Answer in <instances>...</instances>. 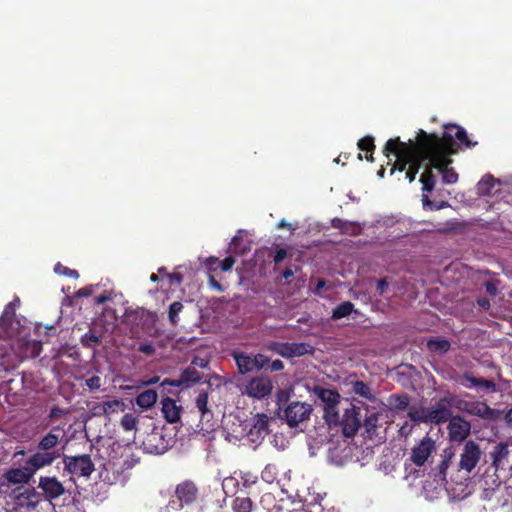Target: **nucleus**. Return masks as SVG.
<instances>
[{
	"label": "nucleus",
	"instance_id": "8",
	"mask_svg": "<svg viewBox=\"0 0 512 512\" xmlns=\"http://www.w3.org/2000/svg\"><path fill=\"white\" fill-rule=\"evenodd\" d=\"M455 397H443L431 408L426 409L427 423L441 424L451 419V408L456 407Z\"/></svg>",
	"mask_w": 512,
	"mask_h": 512
},
{
	"label": "nucleus",
	"instance_id": "60",
	"mask_svg": "<svg viewBox=\"0 0 512 512\" xmlns=\"http://www.w3.org/2000/svg\"><path fill=\"white\" fill-rule=\"evenodd\" d=\"M205 265L209 270H216L219 266V259L214 256H210L206 259Z\"/></svg>",
	"mask_w": 512,
	"mask_h": 512
},
{
	"label": "nucleus",
	"instance_id": "17",
	"mask_svg": "<svg viewBox=\"0 0 512 512\" xmlns=\"http://www.w3.org/2000/svg\"><path fill=\"white\" fill-rule=\"evenodd\" d=\"M435 449V441L426 436L412 449L410 459L416 466H423Z\"/></svg>",
	"mask_w": 512,
	"mask_h": 512
},
{
	"label": "nucleus",
	"instance_id": "56",
	"mask_svg": "<svg viewBox=\"0 0 512 512\" xmlns=\"http://www.w3.org/2000/svg\"><path fill=\"white\" fill-rule=\"evenodd\" d=\"M389 286V283L387 281V278L386 277H383L381 279H379L377 281V285H376V291L377 293L380 295V296H383L386 289L388 288Z\"/></svg>",
	"mask_w": 512,
	"mask_h": 512
},
{
	"label": "nucleus",
	"instance_id": "54",
	"mask_svg": "<svg viewBox=\"0 0 512 512\" xmlns=\"http://www.w3.org/2000/svg\"><path fill=\"white\" fill-rule=\"evenodd\" d=\"M120 402L118 400H110L103 403V412L109 414L115 411V408L119 407Z\"/></svg>",
	"mask_w": 512,
	"mask_h": 512
},
{
	"label": "nucleus",
	"instance_id": "14",
	"mask_svg": "<svg viewBox=\"0 0 512 512\" xmlns=\"http://www.w3.org/2000/svg\"><path fill=\"white\" fill-rule=\"evenodd\" d=\"M202 379V375L195 367L189 366L185 368L178 379L166 378L161 382V385H170L171 387L186 389L198 383Z\"/></svg>",
	"mask_w": 512,
	"mask_h": 512
},
{
	"label": "nucleus",
	"instance_id": "13",
	"mask_svg": "<svg viewBox=\"0 0 512 512\" xmlns=\"http://www.w3.org/2000/svg\"><path fill=\"white\" fill-rule=\"evenodd\" d=\"M338 425L342 426L346 437H353L361 426L360 408L350 404V407L344 409Z\"/></svg>",
	"mask_w": 512,
	"mask_h": 512
},
{
	"label": "nucleus",
	"instance_id": "57",
	"mask_svg": "<svg viewBox=\"0 0 512 512\" xmlns=\"http://www.w3.org/2000/svg\"><path fill=\"white\" fill-rule=\"evenodd\" d=\"M287 257V251L284 248H278L275 251L273 261L275 264L281 263Z\"/></svg>",
	"mask_w": 512,
	"mask_h": 512
},
{
	"label": "nucleus",
	"instance_id": "40",
	"mask_svg": "<svg viewBox=\"0 0 512 512\" xmlns=\"http://www.w3.org/2000/svg\"><path fill=\"white\" fill-rule=\"evenodd\" d=\"M353 392L365 399L372 400L373 395L370 387L363 381H355L352 386Z\"/></svg>",
	"mask_w": 512,
	"mask_h": 512
},
{
	"label": "nucleus",
	"instance_id": "3",
	"mask_svg": "<svg viewBox=\"0 0 512 512\" xmlns=\"http://www.w3.org/2000/svg\"><path fill=\"white\" fill-rule=\"evenodd\" d=\"M64 436L65 433L60 427H53L39 439L37 452L31 456L39 457L43 460L40 463L41 468L52 465L58 458L64 456L65 446L59 447Z\"/></svg>",
	"mask_w": 512,
	"mask_h": 512
},
{
	"label": "nucleus",
	"instance_id": "39",
	"mask_svg": "<svg viewBox=\"0 0 512 512\" xmlns=\"http://www.w3.org/2000/svg\"><path fill=\"white\" fill-rule=\"evenodd\" d=\"M184 305L181 301H174L170 304L168 309V318L172 325H177L179 322V314L183 311Z\"/></svg>",
	"mask_w": 512,
	"mask_h": 512
},
{
	"label": "nucleus",
	"instance_id": "10",
	"mask_svg": "<svg viewBox=\"0 0 512 512\" xmlns=\"http://www.w3.org/2000/svg\"><path fill=\"white\" fill-rule=\"evenodd\" d=\"M313 408L310 404L292 401L284 409L283 418L290 427H297L300 423L308 421Z\"/></svg>",
	"mask_w": 512,
	"mask_h": 512
},
{
	"label": "nucleus",
	"instance_id": "21",
	"mask_svg": "<svg viewBox=\"0 0 512 512\" xmlns=\"http://www.w3.org/2000/svg\"><path fill=\"white\" fill-rule=\"evenodd\" d=\"M269 419L265 414H257L254 419V423L251 426L247 437L249 441L255 444H259L269 433Z\"/></svg>",
	"mask_w": 512,
	"mask_h": 512
},
{
	"label": "nucleus",
	"instance_id": "29",
	"mask_svg": "<svg viewBox=\"0 0 512 512\" xmlns=\"http://www.w3.org/2000/svg\"><path fill=\"white\" fill-rule=\"evenodd\" d=\"M446 129L447 130H455V133L452 134L451 132L449 131H445L444 133H449L452 137H453V140L455 141V139H457L461 144L465 145L466 147H474L477 145V142H472L469 138H468V135H467V132L464 128L460 127V126H457V125H454V124H451V125H447L446 126Z\"/></svg>",
	"mask_w": 512,
	"mask_h": 512
},
{
	"label": "nucleus",
	"instance_id": "58",
	"mask_svg": "<svg viewBox=\"0 0 512 512\" xmlns=\"http://www.w3.org/2000/svg\"><path fill=\"white\" fill-rule=\"evenodd\" d=\"M138 351L150 356L155 353V347L151 343L140 344Z\"/></svg>",
	"mask_w": 512,
	"mask_h": 512
},
{
	"label": "nucleus",
	"instance_id": "46",
	"mask_svg": "<svg viewBox=\"0 0 512 512\" xmlns=\"http://www.w3.org/2000/svg\"><path fill=\"white\" fill-rule=\"evenodd\" d=\"M408 416L414 422H424L427 423L426 420V409L418 410L415 407L410 408L408 412Z\"/></svg>",
	"mask_w": 512,
	"mask_h": 512
},
{
	"label": "nucleus",
	"instance_id": "22",
	"mask_svg": "<svg viewBox=\"0 0 512 512\" xmlns=\"http://www.w3.org/2000/svg\"><path fill=\"white\" fill-rule=\"evenodd\" d=\"M183 407L171 397H163L161 399V413L163 418L170 424L181 421Z\"/></svg>",
	"mask_w": 512,
	"mask_h": 512
},
{
	"label": "nucleus",
	"instance_id": "48",
	"mask_svg": "<svg viewBox=\"0 0 512 512\" xmlns=\"http://www.w3.org/2000/svg\"><path fill=\"white\" fill-rule=\"evenodd\" d=\"M428 347L432 351L447 352L450 348V343L447 340H434L428 342Z\"/></svg>",
	"mask_w": 512,
	"mask_h": 512
},
{
	"label": "nucleus",
	"instance_id": "43",
	"mask_svg": "<svg viewBox=\"0 0 512 512\" xmlns=\"http://www.w3.org/2000/svg\"><path fill=\"white\" fill-rule=\"evenodd\" d=\"M196 407L201 412L202 416H204L208 410V393L206 391H201L196 397Z\"/></svg>",
	"mask_w": 512,
	"mask_h": 512
},
{
	"label": "nucleus",
	"instance_id": "64",
	"mask_svg": "<svg viewBox=\"0 0 512 512\" xmlns=\"http://www.w3.org/2000/svg\"><path fill=\"white\" fill-rule=\"evenodd\" d=\"M167 278H169V280L172 282V283H175L177 285H180L183 281V276L182 274L180 273H170V274H167Z\"/></svg>",
	"mask_w": 512,
	"mask_h": 512
},
{
	"label": "nucleus",
	"instance_id": "31",
	"mask_svg": "<svg viewBox=\"0 0 512 512\" xmlns=\"http://www.w3.org/2000/svg\"><path fill=\"white\" fill-rule=\"evenodd\" d=\"M410 403V398L407 394H392L388 398V405L393 410H405Z\"/></svg>",
	"mask_w": 512,
	"mask_h": 512
},
{
	"label": "nucleus",
	"instance_id": "32",
	"mask_svg": "<svg viewBox=\"0 0 512 512\" xmlns=\"http://www.w3.org/2000/svg\"><path fill=\"white\" fill-rule=\"evenodd\" d=\"M453 456H454V451L451 447L444 449L443 454H442V461L440 462V464L437 467V470H438L437 474H435L442 480H444L446 478L447 469L450 465V462H451V459L453 458Z\"/></svg>",
	"mask_w": 512,
	"mask_h": 512
},
{
	"label": "nucleus",
	"instance_id": "24",
	"mask_svg": "<svg viewBox=\"0 0 512 512\" xmlns=\"http://www.w3.org/2000/svg\"><path fill=\"white\" fill-rule=\"evenodd\" d=\"M16 498L20 506L28 509H35L41 500L40 494L34 488L25 489Z\"/></svg>",
	"mask_w": 512,
	"mask_h": 512
},
{
	"label": "nucleus",
	"instance_id": "19",
	"mask_svg": "<svg viewBox=\"0 0 512 512\" xmlns=\"http://www.w3.org/2000/svg\"><path fill=\"white\" fill-rule=\"evenodd\" d=\"M471 425L462 416H452L448 424V433L451 441L462 442L470 434Z\"/></svg>",
	"mask_w": 512,
	"mask_h": 512
},
{
	"label": "nucleus",
	"instance_id": "1",
	"mask_svg": "<svg viewBox=\"0 0 512 512\" xmlns=\"http://www.w3.org/2000/svg\"><path fill=\"white\" fill-rule=\"evenodd\" d=\"M431 133L420 129L417 132L415 140L409 139L403 142L399 137L390 138L383 149V153L389 158L393 155L396 159L393 163L391 173L394 171H406L405 177L412 183L420 169L430 164L431 149Z\"/></svg>",
	"mask_w": 512,
	"mask_h": 512
},
{
	"label": "nucleus",
	"instance_id": "30",
	"mask_svg": "<svg viewBox=\"0 0 512 512\" xmlns=\"http://www.w3.org/2000/svg\"><path fill=\"white\" fill-rule=\"evenodd\" d=\"M509 454L508 445L506 443H499L497 444L493 451L491 452L492 457V464L493 466L498 469L500 466L503 465V461L507 459Z\"/></svg>",
	"mask_w": 512,
	"mask_h": 512
},
{
	"label": "nucleus",
	"instance_id": "50",
	"mask_svg": "<svg viewBox=\"0 0 512 512\" xmlns=\"http://www.w3.org/2000/svg\"><path fill=\"white\" fill-rule=\"evenodd\" d=\"M422 201H423V207H424V208L429 207L430 209H436V210H438V209H441V208H444V207L448 206V203H447V202H445V201H442L441 203H439L438 205H436L433 201H431V200L429 199V197H428L427 195H423V199H422Z\"/></svg>",
	"mask_w": 512,
	"mask_h": 512
},
{
	"label": "nucleus",
	"instance_id": "36",
	"mask_svg": "<svg viewBox=\"0 0 512 512\" xmlns=\"http://www.w3.org/2000/svg\"><path fill=\"white\" fill-rule=\"evenodd\" d=\"M358 148L362 151H366V159L368 161H373V151L375 150L374 138L371 136H365L358 141Z\"/></svg>",
	"mask_w": 512,
	"mask_h": 512
},
{
	"label": "nucleus",
	"instance_id": "11",
	"mask_svg": "<svg viewBox=\"0 0 512 512\" xmlns=\"http://www.w3.org/2000/svg\"><path fill=\"white\" fill-rule=\"evenodd\" d=\"M15 349L16 355L19 358V363L25 359L36 358L42 352V342L26 337H20L16 340H11Z\"/></svg>",
	"mask_w": 512,
	"mask_h": 512
},
{
	"label": "nucleus",
	"instance_id": "5",
	"mask_svg": "<svg viewBox=\"0 0 512 512\" xmlns=\"http://www.w3.org/2000/svg\"><path fill=\"white\" fill-rule=\"evenodd\" d=\"M42 459L35 456H30L21 468H10L2 476L9 485L25 484L30 481L36 471L42 469L40 463Z\"/></svg>",
	"mask_w": 512,
	"mask_h": 512
},
{
	"label": "nucleus",
	"instance_id": "12",
	"mask_svg": "<svg viewBox=\"0 0 512 512\" xmlns=\"http://www.w3.org/2000/svg\"><path fill=\"white\" fill-rule=\"evenodd\" d=\"M481 454L479 444L472 440L467 441L460 454L459 469L470 473L478 464Z\"/></svg>",
	"mask_w": 512,
	"mask_h": 512
},
{
	"label": "nucleus",
	"instance_id": "20",
	"mask_svg": "<svg viewBox=\"0 0 512 512\" xmlns=\"http://www.w3.org/2000/svg\"><path fill=\"white\" fill-rule=\"evenodd\" d=\"M38 488L42 490L45 498L49 501L57 499L65 493L63 484L56 477L41 476Z\"/></svg>",
	"mask_w": 512,
	"mask_h": 512
},
{
	"label": "nucleus",
	"instance_id": "25",
	"mask_svg": "<svg viewBox=\"0 0 512 512\" xmlns=\"http://www.w3.org/2000/svg\"><path fill=\"white\" fill-rule=\"evenodd\" d=\"M313 392L321 400L323 406L340 404L341 396L336 390L315 386Z\"/></svg>",
	"mask_w": 512,
	"mask_h": 512
},
{
	"label": "nucleus",
	"instance_id": "47",
	"mask_svg": "<svg viewBox=\"0 0 512 512\" xmlns=\"http://www.w3.org/2000/svg\"><path fill=\"white\" fill-rule=\"evenodd\" d=\"M255 370H261L270 363V358L264 354H256L252 356Z\"/></svg>",
	"mask_w": 512,
	"mask_h": 512
},
{
	"label": "nucleus",
	"instance_id": "42",
	"mask_svg": "<svg viewBox=\"0 0 512 512\" xmlns=\"http://www.w3.org/2000/svg\"><path fill=\"white\" fill-rule=\"evenodd\" d=\"M138 424V418L131 413H126L121 419V426L126 431L136 429Z\"/></svg>",
	"mask_w": 512,
	"mask_h": 512
},
{
	"label": "nucleus",
	"instance_id": "33",
	"mask_svg": "<svg viewBox=\"0 0 512 512\" xmlns=\"http://www.w3.org/2000/svg\"><path fill=\"white\" fill-rule=\"evenodd\" d=\"M233 512H251L253 508V502L249 497L237 496L231 503Z\"/></svg>",
	"mask_w": 512,
	"mask_h": 512
},
{
	"label": "nucleus",
	"instance_id": "27",
	"mask_svg": "<svg viewBox=\"0 0 512 512\" xmlns=\"http://www.w3.org/2000/svg\"><path fill=\"white\" fill-rule=\"evenodd\" d=\"M158 399V393L154 389H147L139 393L135 399V403L143 410L151 409Z\"/></svg>",
	"mask_w": 512,
	"mask_h": 512
},
{
	"label": "nucleus",
	"instance_id": "63",
	"mask_svg": "<svg viewBox=\"0 0 512 512\" xmlns=\"http://www.w3.org/2000/svg\"><path fill=\"white\" fill-rule=\"evenodd\" d=\"M209 285L219 292L224 291V287L222 286V284L219 283L213 275H209Z\"/></svg>",
	"mask_w": 512,
	"mask_h": 512
},
{
	"label": "nucleus",
	"instance_id": "55",
	"mask_svg": "<svg viewBox=\"0 0 512 512\" xmlns=\"http://www.w3.org/2000/svg\"><path fill=\"white\" fill-rule=\"evenodd\" d=\"M322 510L321 505L314 504L310 509L308 506L306 507L305 505H301L299 508H293V510L289 512H322Z\"/></svg>",
	"mask_w": 512,
	"mask_h": 512
},
{
	"label": "nucleus",
	"instance_id": "6",
	"mask_svg": "<svg viewBox=\"0 0 512 512\" xmlns=\"http://www.w3.org/2000/svg\"><path fill=\"white\" fill-rule=\"evenodd\" d=\"M175 443V436L165 428L153 429L143 442L145 450L150 454L161 455Z\"/></svg>",
	"mask_w": 512,
	"mask_h": 512
},
{
	"label": "nucleus",
	"instance_id": "2",
	"mask_svg": "<svg viewBox=\"0 0 512 512\" xmlns=\"http://www.w3.org/2000/svg\"><path fill=\"white\" fill-rule=\"evenodd\" d=\"M431 157L430 164L425 167V171L420 176L422 183V190L426 193H431L436 186V171L442 176L444 184H455L458 181V173L451 167V156L457 152V143L449 133H443L438 136L436 133H431Z\"/></svg>",
	"mask_w": 512,
	"mask_h": 512
},
{
	"label": "nucleus",
	"instance_id": "59",
	"mask_svg": "<svg viewBox=\"0 0 512 512\" xmlns=\"http://www.w3.org/2000/svg\"><path fill=\"white\" fill-rule=\"evenodd\" d=\"M477 386L494 390L496 387V384L492 380L479 378L478 382H477Z\"/></svg>",
	"mask_w": 512,
	"mask_h": 512
},
{
	"label": "nucleus",
	"instance_id": "49",
	"mask_svg": "<svg viewBox=\"0 0 512 512\" xmlns=\"http://www.w3.org/2000/svg\"><path fill=\"white\" fill-rule=\"evenodd\" d=\"M361 227L357 223L345 222L341 232L349 235H358L360 233Z\"/></svg>",
	"mask_w": 512,
	"mask_h": 512
},
{
	"label": "nucleus",
	"instance_id": "9",
	"mask_svg": "<svg viewBox=\"0 0 512 512\" xmlns=\"http://www.w3.org/2000/svg\"><path fill=\"white\" fill-rule=\"evenodd\" d=\"M64 469L69 474L89 477L95 470L90 455L63 456Z\"/></svg>",
	"mask_w": 512,
	"mask_h": 512
},
{
	"label": "nucleus",
	"instance_id": "52",
	"mask_svg": "<svg viewBox=\"0 0 512 512\" xmlns=\"http://www.w3.org/2000/svg\"><path fill=\"white\" fill-rule=\"evenodd\" d=\"M234 264L235 258L233 256H228L224 260L219 261V267L223 272L231 270Z\"/></svg>",
	"mask_w": 512,
	"mask_h": 512
},
{
	"label": "nucleus",
	"instance_id": "35",
	"mask_svg": "<svg viewBox=\"0 0 512 512\" xmlns=\"http://www.w3.org/2000/svg\"><path fill=\"white\" fill-rule=\"evenodd\" d=\"M268 348L282 357L293 358L292 345L289 342H273Z\"/></svg>",
	"mask_w": 512,
	"mask_h": 512
},
{
	"label": "nucleus",
	"instance_id": "62",
	"mask_svg": "<svg viewBox=\"0 0 512 512\" xmlns=\"http://www.w3.org/2000/svg\"><path fill=\"white\" fill-rule=\"evenodd\" d=\"M269 369L270 371L272 372H278V371H281L284 369V363L279 360V359H276L274 361H272L269 365Z\"/></svg>",
	"mask_w": 512,
	"mask_h": 512
},
{
	"label": "nucleus",
	"instance_id": "28",
	"mask_svg": "<svg viewBox=\"0 0 512 512\" xmlns=\"http://www.w3.org/2000/svg\"><path fill=\"white\" fill-rule=\"evenodd\" d=\"M18 304H19L18 299L15 301L9 302L6 305L2 316L0 317V326L5 330V334L8 337H12V334L10 332H8L7 326L9 324H12V320L15 317V308Z\"/></svg>",
	"mask_w": 512,
	"mask_h": 512
},
{
	"label": "nucleus",
	"instance_id": "4",
	"mask_svg": "<svg viewBox=\"0 0 512 512\" xmlns=\"http://www.w3.org/2000/svg\"><path fill=\"white\" fill-rule=\"evenodd\" d=\"M176 500H170L166 506V512L169 509L177 510L184 506H190L195 503L199 496V488L192 480H184L175 487Z\"/></svg>",
	"mask_w": 512,
	"mask_h": 512
},
{
	"label": "nucleus",
	"instance_id": "23",
	"mask_svg": "<svg viewBox=\"0 0 512 512\" xmlns=\"http://www.w3.org/2000/svg\"><path fill=\"white\" fill-rule=\"evenodd\" d=\"M231 356L234 359V361L237 365V368H238V372L240 374L244 375V374L253 372L255 370L254 365H253V359H252L251 355H249L245 352H242V351L233 350L231 352Z\"/></svg>",
	"mask_w": 512,
	"mask_h": 512
},
{
	"label": "nucleus",
	"instance_id": "41",
	"mask_svg": "<svg viewBox=\"0 0 512 512\" xmlns=\"http://www.w3.org/2000/svg\"><path fill=\"white\" fill-rule=\"evenodd\" d=\"M293 357H300L306 354H312L314 347L305 342L291 343Z\"/></svg>",
	"mask_w": 512,
	"mask_h": 512
},
{
	"label": "nucleus",
	"instance_id": "45",
	"mask_svg": "<svg viewBox=\"0 0 512 512\" xmlns=\"http://www.w3.org/2000/svg\"><path fill=\"white\" fill-rule=\"evenodd\" d=\"M379 417L376 413H372L367 416L364 420V427L367 433L375 432V429L378 426Z\"/></svg>",
	"mask_w": 512,
	"mask_h": 512
},
{
	"label": "nucleus",
	"instance_id": "18",
	"mask_svg": "<svg viewBox=\"0 0 512 512\" xmlns=\"http://www.w3.org/2000/svg\"><path fill=\"white\" fill-rule=\"evenodd\" d=\"M4 342L0 343V372L14 370L20 364L11 340Z\"/></svg>",
	"mask_w": 512,
	"mask_h": 512
},
{
	"label": "nucleus",
	"instance_id": "7",
	"mask_svg": "<svg viewBox=\"0 0 512 512\" xmlns=\"http://www.w3.org/2000/svg\"><path fill=\"white\" fill-rule=\"evenodd\" d=\"M156 321V313L145 310L144 308H137L126 312L125 315V322L131 326L132 333H139L140 331L148 332L154 327Z\"/></svg>",
	"mask_w": 512,
	"mask_h": 512
},
{
	"label": "nucleus",
	"instance_id": "15",
	"mask_svg": "<svg viewBox=\"0 0 512 512\" xmlns=\"http://www.w3.org/2000/svg\"><path fill=\"white\" fill-rule=\"evenodd\" d=\"M456 408L463 410L471 415L478 416L486 420L495 418V410L487 403L480 401L466 402L456 399Z\"/></svg>",
	"mask_w": 512,
	"mask_h": 512
},
{
	"label": "nucleus",
	"instance_id": "37",
	"mask_svg": "<svg viewBox=\"0 0 512 512\" xmlns=\"http://www.w3.org/2000/svg\"><path fill=\"white\" fill-rule=\"evenodd\" d=\"M354 309V304L350 301H345L339 304L332 313L333 319H341L347 317L352 313Z\"/></svg>",
	"mask_w": 512,
	"mask_h": 512
},
{
	"label": "nucleus",
	"instance_id": "34",
	"mask_svg": "<svg viewBox=\"0 0 512 512\" xmlns=\"http://www.w3.org/2000/svg\"><path fill=\"white\" fill-rule=\"evenodd\" d=\"M324 419L329 426H338L340 422V413L338 405L323 406Z\"/></svg>",
	"mask_w": 512,
	"mask_h": 512
},
{
	"label": "nucleus",
	"instance_id": "53",
	"mask_svg": "<svg viewBox=\"0 0 512 512\" xmlns=\"http://www.w3.org/2000/svg\"><path fill=\"white\" fill-rule=\"evenodd\" d=\"M86 386L91 390H97L101 387V379L99 376H92L85 381Z\"/></svg>",
	"mask_w": 512,
	"mask_h": 512
},
{
	"label": "nucleus",
	"instance_id": "16",
	"mask_svg": "<svg viewBox=\"0 0 512 512\" xmlns=\"http://www.w3.org/2000/svg\"><path fill=\"white\" fill-rule=\"evenodd\" d=\"M273 389L272 381L268 377H255L245 386V393L253 398L263 399L268 396Z\"/></svg>",
	"mask_w": 512,
	"mask_h": 512
},
{
	"label": "nucleus",
	"instance_id": "26",
	"mask_svg": "<svg viewBox=\"0 0 512 512\" xmlns=\"http://www.w3.org/2000/svg\"><path fill=\"white\" fill-rule=\"evenodd\" d=\"M499 184V180L495 179L491 174H486L477 183V193L480 196L493 195L497 191L496 186Z\"/></svg>",
	"mask_w": 512,
	"mask_h": 512
},
{
	"label": "nucleus",
	"instance_id": "61",
	"mask_svg": "<svg viewBox=\"0 0 512 512\" xmlns=\"http://www.w3.org/2000/svg\"><path fill=\"white\" fill-rule=\"evenodd\" d=\"M93 293V288L92 286H86V287H83L81 289H79L76 293H75V296L76 297H89L91 296Z\"/></svg>",
	"mask_w": 512,
	"mask_h": 512
},
{
	"label": "nucleus",
	"instance_id": "38",
	"mask_svg": "<svg viewBox=\"0 0 512 512\" xmlns=\"http://www.w3.org/2000/svg\"><path fill=\"white\" fill-rule=\"evenodd\" d=\"M80 342L85 348H94L101 342V337L97 335L92 329L81 336Z\"/></svg>",
	"mask_w": 512,
	"mask_h": 512
},
{
	"label": "nucleus",
	"instance_id": "44",
	"mask_svg": "<svg viewBox=\"0 0 512 512\" xmlns=\"http://www.w3.org/2000/svg\"><path fill=\"white\" fill-rule=\"evenodd\" d=\"M54 271L55 273L59 274V275H64V276H68L70 278H75L77 279L79 277V273L77 270H74V269H70L64 265H62L61 263H57L54 267Z\"/></svg>",
	"mask_w": 512,
	"mask_h": 512
},
{
	"label": "nucleus",
	"instance_id": "51",
	"mask_svg": "<svg viewBox=\"0 0 512 512\" xmlns=\"http://www.w3.org/2000/svg\"><path fill=\"white\" fill-rule=\"evenodd\" d=\"M274 469H275L274 465H267L262 471V474H261L262 479L269 483L273 482L275 479V476L273 473Z\"/></svg>",
	"mask_w": 512,
	"mask_h": 512
}]
</instances>
